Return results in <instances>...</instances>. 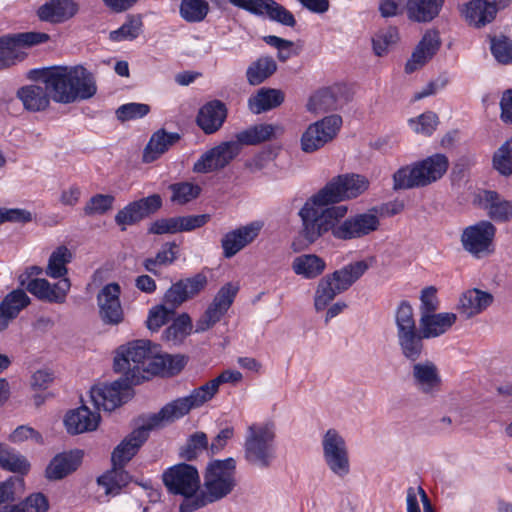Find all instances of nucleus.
<instances>
[{
	"instance_id": "obj_1",
	"label": "nucleus",
	"mask_w": 512,
	"mask_h": 512,
	"mask_svg": "<svg viewBox=\"0 0 512 512\" xmlns=\"http://www.w3.org/2000/svg\"><path fill=\"white\" fill-rule=\"evenodd\" d=\"M39 80L46 84L56 103L71 104L88 100L97 93L94 75L81 65L57 66L43 70Z\"/></svg>"
},
{
	"instance_id": "obj_2",
	"label": "nucleus",
	"mask_w": 512,
	"mask_h": 512,
	"mask_svg": "<svg viewBox=\"0 0 512 512\" xmlns=\"http://www.w3.org/2000/svg\"><path fill=\"white\" fill-rule=\"evenodd\" d=\"M191 409L192 396H188L176 399L165 405L158 413L148 416L141 427L132 431L114 449L111 458L113 465L123 467L147 440L149 431L167 426L188 414Z\"/></svg>"
},
{
	"instance_id": "obj_3",
	"label": "nucleus",
	"mask_w": 512,
	"mask_h": 512,
	"mask_svg": "<svg viewBox=\"0 0 512 512\" xmlns=\"http://www.w3.org/2000/svg\"><path fill=\"white\" fill-rule=\"evenodd\" d=\"M329 202L319 192L311 196L299 210L301 219V234L309 243H315L327 233L335 238V232L339 221L348 213L346 205L329 206Z\"/></svg>"
},
{
	"instance_id": "obj_4",
	"label": "nucleus",
	"mask_w": 512,
	"mask_h": 512,
	"mask_svg": "<svg viewBox=\"0 0 512 512\" xmlns=\"http://www.w3.org/2000/svg\"><path fill=\"white\" fill-rule=\"evenodd\" d=\"M237 462L233 457L210 461L204 473L203 490L194 489V509L219 501L236 487Z\"/></svg>"
},
{
	"instance_id": "obj_5",
	"label": "nucleus",
	"mask_w": 512,
	"mask_h": 512,
	"mask_svg": "<svg viewBox=\"0 0 512 512\" xmlns=\"http://www.w3.org/2000/svg\"><path fill=\"white\" fill-rule=\"evenodd\" d=\"M244 460L251 467L268 469L276 459V427L273 422H254L246 429Z\"/></svg>"
},
{
	"instance_id": "obj_6",
	"label": "nucleus",
	"mask_w": 512,
	"mask_h": 512,
	"mask_svg": "<svg viewBox=\"0 0 512 512\" xmlns=\"http://www.w3.org/2000/svg\"><path fill=\"white\" fill-rule=\"evenodd\" d=\"M448 166V158L440 153L411 165L403 166L393 174V189L404 190L426 187L441 179Z\"/></svg>"
},
{
	"instance_id": "obj_7",
	"label": "nucleus",
	"mask_w": 512,
	"mask_h": 512,
	"mask_svg": "<svg viewBox=\"0 0 512 512\" xmlns=\"http://www.w3.org/2000/svg\"><path fill=\"white\" fill-rule=\"evenodd\" d=\"M157 354V345L145 339L134 340L117 349L114 358V369L123 373L131 384H139L145 376V362L151 360Z\"/></svg>"
},
{
	"instance_id": "obj_8",
	"label": "nucleus",
	"mask_w": 512,
	"mask_h": 512,
	"mask_svg": "<svg viewBox=\"0 0 512 512\" xmlns=\"http://www.w3.org/2000/svg\"><path fill=\"white\" fill-rule=\"evenodd\" d=\"M322 457L328 470L340 479L351 472L350 454L344 436L336 429H328L321 439Z\"/></svg>"
},
{
	"instance_id": "obj_9",
	"label": "nucleus",
	"mask_w": 512,
	"mask_h": 512,
	"mask_svg": "<svg viewBox=\"0 0 512 512\" xmlns=\"http://www.w3.org/2000/svg\"><path fill=\"white\" fill-rule=\"evenodd\" d=\"M496 227L488 220H482L466 227L461 234V244L465 251L480 258L493 252Z\"/></svg>"
},
{
	"instance_id": "obj_10",
	"label": "nucleus",
	"mask_w": 512,
	"mask_h": 512,
	"mask_svg": "<svg viewBox=\"0 0 512 512\" xmlns=\"http://www.w3.org/2000/svg\"><path fill=\"white\" fill-rule=\"evenodd\" d=\"M368 187L369 181L366 177L358 174H344L333 178L319 193L334 204L356 198L364 193Z\"/></svg>"
},
{
	"instance_id": "obj_11",
	"label": "nucleus",
	"mask_w": 512,
	"mask_h": 512,
	"mask_svg": "<svg viewBox=\"0 0 512 512\" xmlns=\"http://www.w3.org/2000/svg\"><path fill=\"white\" fill-rule=\"evenodd\" d=\"M342 125L339 115H330L308 126L301 136V149L305 153H312L331 141Z\"/></svg>"
},
{
	"instance_id": "obj_12",
	"label": "nucleus",
	"mask_w": 512,
	"mask_h": 512,
	"mask_svg": "<svg viewBox=\"0 0 512 512\" xmlns=\"http://www.w3.org/2000/svg\"><path fill=\"white\" fill-rule=\"evenodd\" d=\"M131 385L125 377L111 384L95 385L90 389V399L98 410L113 411L130 398Z\"/></svg>"
},
{
	"instance_id": "obj_13",
	"label": "nucleus",
	"mask_w": 512,
	"mask_h": 512,
	"mask_svg": "<svg viewBox=\"0 0 512 512\" xmlns=\"http://www.w3.org/2000/svg\"><path fill=\"white\" fill-rule=\"evenodd\" d=\"M379 226L380 219L372 211L345 216L334 230L335 239L342 241L360 239L378 230Z\"/></svg>"
},
{
	"instance_id": "obj_14",
	"label": "nucleus",
	"mask_w": 512,
	"mask_h": 512,
	"mask_svg": "<svg viewBox=\"0 0 512 512\" xmlns=\"http://www.w3.org/2000/svg\"><path fill=\"white\" fill-rule=\"evenodd\" d=\"M162 479L170 493L185 497L180 512H191L192 466L185 463L176 464L164 471Z\"/></svg>"
},
{
	"instance_id": "obj_15",
	"label": "nucleus",
	"mask_w": 512,
	"mask_h": 512,
	"mask_svg": "<svg viewBox=\"0 0 512 512\" xmlns=\"http://www.w3.org/2000/svg\"><path fill=\"white\" fill-rule=\"evenodd\" d=\"M239 290L237 284L227 283L220 288L212 303L208 306L204 314L199 318L194 332H204L212 328L220 321L222 316L232 305L234 298Z\"/></svg>"
},
{
	"instance_id": "obj_16",
	"label": "nucleus",
	"mask_w": 512,
	"mask_h": 512,
	"mask_svg": "<svg viewBox=\"0 0 512 512\" xmlns=\"http://www.w3.org/2000/svg\"><path fill=\"white\" fill-rule=\"evenodd\" d=\"M121 287L118 283L106 284L97 295L99 317L104 324L116 326L124 320L120 302Z\"/></svg>"
},
{
	"instance_id": "obj_17",
	"label": "nucleus",
	"mask_w": 512,
	"mask_h": 512,
	"mask_svg": "<svg viewBox=\"0 0 512 512\" xmlns=\"http://www.w3.org/2000/svg\"><path fill=\"white\" fill-rule=\"evenodd\" d=\"M411 379L414 387L423 395L435 397L441 391L440 371L431 360L413 362Z\"/></svg>"
},
{
	"instance_id": "obj_18",
	"label": "nucleus",
	"mask_w": 512,
	"mask_h": 512,
	"mask_svg": "<svg viewBox=\"0 0 512 512\" xmlns=\"http://www.w3.org/2000/svg\"><path fill=\"white\" fill-rule=\"evenodd\" d=\"M240 153L239 143L225 141L205 152L194 163V171L211 172L226 167Z\"/></svg>"
},
{
	"instance_id": "obj_19",
	"label": "nucleus",
	"mask_w": 512,
	"mask_h": 512,
	"mask_svg": "<svg viewBox=\"0 0 512 512\" xmlns=\"http://www.w3.org/2000/svg\"><path fill=\"white\" fill-rule=\"evenodd\" d=\"M20 283L25 285L27 291L38 299L51 303H64L71 287L68 278L61 279L55 284H50L48 280L44 278H36L25 284V280L21 275Z\"/></svg>"
},
{
	"instance_id": "obj_20",
	"label": "nucleus",
	"mask_w": 512,
	"mask_h": 512,
	"mask_svg": "<svg viewBox=\"0 0 512 512\" xmlns=\"http://www.w3.org/2000/svg\"><path fill=\"white\" fill-rule=\"evenodd\" d=\"M49 35L41 32H23L9 34L0 37V47L3 49L14 65L17 61H21L25 57L22 48L31 47L46 42Z\"/></svg>"
},
{
	"instance_id": "obj_21",
	"label": "nucleus",
	"mask_w": 512,
	"mask_h": 512,
	"mask_svg": "<svg viewBox=\"0 0 512 512\" xmlns=\"http://www.w3.org/2000/svg\"><path fill=\"white\" fill-rule=\"evenodd\" d=\"M262 227V222L253 221L226 233L221 240L223 255L226 258H231L236 255L257 238Z\"/></svg>"
},
{
	"instance_id": "obj_22",
	"label": "nucleus",
	"mask_w": 512,
	"mask_h": 512,
	"mask_svg": "<svg viewBox=\"0 0 512 512\" xmlns=\"http://www.w3.org/2000/svg\"><path fill=\"white\" fill-rule=\"evenodd\" d=\"M509 2L510 0H472L465 5L462 13L470 24L482 27L493 21L497 12Z\"/></svg>"
},
{
	"instance_id": "obj_23",
	"label": "nucleus",
	"mask_w": 512,
	"mask_h": 512,
	"mask_svg": "<svg viewBox=\"0 0 512 512\" xmlns=\"http://www.w3.org/2000/svg\"><path fill=\"white\" fill-rule=\"evenodd\" d=\"M476 201L490 219L496 222H508L512 219V201L505 199L498 192L479 191Z\"/></svg>"
},
{
	"instance_id": "obj_24",
	"label": "nucleus",
	"mask_w": 512,
	"mask_h": 512,
	"mask_svg": "<svg viewBox=\"0 0 512 512\" xmlns=\"http://www.w3.org/2000/svg\"><path fill=\"white\" fill-rule=\"evenodd\" d=\"M227 115L228 109L222 101L211 100L199 109L196 123L206 135H212L222 128Z\"/></svg>"
},
{
	"instance_id": "obj_25",
	"label": "nucleus",
	"mask_w": 512,
	"mask_h": 512,
	"mask_svg": "<svg viewBox=\"0 0 512 512\" xmlns=\"http://www.w3.org/2000/svg\"><path fill=\"white\" fill-rule=\"evenodd\" d=\"M440 47L439 33L435 30H428L416 46L411 58L405 65L407 73H413L426 64Z\"/></svg>"
},
{
	"instance_id": "obj_26",
	"label": "nucleus",
	"mask_w": 512,
	"mask_h": 512,
	"mask_svg": "<svg viewBox=\"0 0 512 512\" xmlns=\"http://www.w3.org/2000/svg\"><path fill=\"white\" fill-rule=\"evenodd\" d=\"M39 83L25 85L17 90L16 96L21 101L25 110L30 112H41L50 105L51 95L46 84L39 79Z\"/></svg>"
},
{
	"instance_id": "obj_27",
	"label": "nucleus",
	"mask_w": 512,
	"mask_h": 512,
	"mask_svg": "<svg viewBox=\"0 0 512 512\" xmlns=\"http://www.w3.org/2000/svg\"><path fill=\"white\" fill-rule=\"evenodd\" d=\"M100 422V415L92 412L87 406L69 411L64 418V425L67 432L77 435L97 429Z\"/></svg>"
},
{
	"instance_id": "obj_28",
	"label": "nucleus",
	"mask_w": 512,
	"mask_h": 512,
	"mask_svg": "<svg viewBox=\"0 0 512 512\" xmlns=\"http://www.w3.org/2000/svg\"><path fill=\"white\" fill-rule=\"evenodd\" d=\"M78 9L74 0H50L39 7L37 14L42 21L63 23L71 19Z\"/></svg>"
},
{
	"instance_id": "obj_29",
	"label": "nucleus",
	"mask_w": 512,
	"mask_h": 512,
	"mask_svg": "<svg viewBox=\"0 0 512 512\" xmlns=\"http://www.w3.org/2000/svg\"><path fill=\"white\" fill-rule=\"evenodd\" d=\"M79 450L57 454L48 464L45 475L49 480H60L74 472L81 464Z\"/></svg>"
},
{
	"instance_id": "obj_30",
	"label": "nucleus",
	"mask_w": 512,
	"mask_h": 512,
	"mask_svg": "<svg viewBox=\"0 0 512 512\" xmlns=\"http://www.w3.org/2000/svg\"><path fill=\"white\" fill-rule=\"evenodd\" d=\"M180 134L159 129L154 132L143 151L142 160L151 163L160 158L171 146L180 140Z\"/></svg>"
},
{
	"instance_id": "obj_31",
	"label": "nucleus",
	"mask_w": 512,
	"mask_h": 512,
	"mask_svg": "<svg viewBox=\"0 0 512 512\" xmlns=\"http://www.w3.org/2000/svg\"><path fill=\"white\" fill-rule=\"evenodd\" d=\"M284 133V128L276 124L254 125L235 135V142L239 143L240 149L243 145H258L265 141L272 140Z\"/></svg>"
},
{
	"instance_id": "obj_32",
	"label": "nucleus",
	"mask_w": 512,
	"mask_h": 512,
	"mask_svg": "<svg viewBox=\"0 0 512 512\" xmlns=\"http://www.w3.org/2000/svg\"><path fill=\"white\" fill-rule=\"evenodd\" d=\"M493 302V295L477 288L464 292L458 303L459 312L466 318H471L486 310Z\"/></svg>"
},
{
	"instance_id": "obj_33",
	"label": "nucleus",
	"mask_w": 512,
	"mask_h": 512,
	"mask_svg": "<svg viewBox=\"0 0 512 512\" xmlns=\"http://www.w3.org/2000/svg\"><path fill=\"white\" fill-rule=\"evenodd\" d=\"M343 102L342 87L333 86L321 89L313 94L307 103V109L317 114L325 113L336 110Z\"/></svg>"
},
{
	"instance_id": "obj_34",
	"label": "nucleus",
	"mask_w": 512,
	"mask_h": 512,
	"mask_svg": "<svg viewBox=\"0 0 512 512\" xmlns=\"http://www.w3.org/2000/svg\"><path fill=\"white\" fill-rule=\"evenodd\" d=\"M454 313H431L420 315V329L426 339L438 337L447 332L456 322Z\"/></svg>"
},
{
	"instance_id": "obj_35",
	"label": "nucleus",
	"mask_w": 512,
	"mask_h": 512,
	"mask_svg": "<svg viewBox=\"0 0 512 512\" xmlns=\"http://www.w3.org/2000/svg\"><path fill=\"white\" fill-rule=\"evenodd\" d=\"M445 0H407L405 10L410 20L425 23L436 18Z\"/></svg>"
},
{
	"instance_id": "obj_36",
	"label": "nucleus",
	"mask_w": 512,
	"mask_h": 512,
	"mask_svg": "<svg viewBox=\"0 0 512 512\" xmlns=\"http://www.w3.org/2000/svg\"><path fill=\"white\" fill-rule=\"evenodd\" d=\"M30 303L26 292L17 289L10 292L0 303V331L6 329L10 321Z\"/></svg>"
},
{
	"instance_id": "obj_37",
	"label": "nucleus",
	"mask_w": 512,
	"mask_h": 512,
	"mask_svg": "<svg viewBox=\"0 0 512 512\" xmlns=\"http://www.w3.org/2000/svg\"><path fill=\"white\" fill-rule=\"evenodd\" d=\"M293 272L305 279H314L326 268L325 261L316 254H302L292 261Z\"/></svg>"
},
{
	"instance_id": "obj_38",
	"label": "nucleus",
	"mask_w": 512,
	"mask_h": 512,
	"mask_svg": "<svg viewBox=\"0 0 512 512\" xmlns=\"http://www.w3.org/2000/svg\"><path fill=\"white\" fill-rule=\"evenodd\" d=\"M72 259L73 253L67 246H58L49 256L45 274L53 279L61 280L67 278V265L72 261Z\"/></svg>"
},
{
	"instance_id": "obj_39",
	"label": "nucleus",
	"mask_w": 512,
	"mask_h": 512,
	"mask_svg": "<svg viewBox=\"0 0 512 512\" xmlns=\"http://www.w3.org/2000/svg\"><path fill=\"white\" fill-rule=\"evenodd\" d=\"M396 336L403 357L411 362L419 360L424 350L423 339H426L421 329Z\"/></svg>"
},
{
	"instance_id": "obj_40",
	"label": "nucleus",
	"mask_w": 512,
	"mask_h": 512,
	"mask_svg": "<svg viewBox=\"0 0 512 512\" xmlns=\"http://www.w3.org/2000/svg\"><path fill=\"white\" fill-rule=\"evenodd\" d=\"M284 101V94L277 89L261 88L257 94L250 97L248 105L255 114L271 110L281 105Z\"/></svg>"
},
{
	"instance_id": "obj_41",
	"label": "nucleus",
	"mask_w": 512,
	"mask_h": 512,
	"mask_svg": "<svg viewBox=\"0 0 512 512\" xmlns=\"http://www.w3.org/2000/svg\"><path fill=\"white\" fill-rule=\"evenodd\" d=\"M368 268V263L361 260L345 265L343 268L329 274V276L344 292L348 290L368 270Z\"/></svg>"
},
{
	"instance_id": "obj_42",
	"label": "nucleus",
	"mask_w": 512,
	"mask_h": 512,
	"mask_svg": "<svg viewBox=\"0 0 512 512\" xmlns=\"http://www.w3.org/2000/svg\"><path fill=\"white\" fill-rule=\"evenodd\" d=\"M191 318L183 313L174 318L172 323L164 330L162 338L171 345L181 344L191 333Z\"/></svg>"
},
{
	"instance_id": "obj_43",
	"label": "nucleus",
	"mask_w": 512,
	"mask_h": 512,
	"mask_svg": "<svg viewBox=\"0 0 512 512\" xmlns=\"http://www.w3.org/2000/svg\"><path fill=\"white\" fill-rule=\"evenodd\" d=\"M130 481L129 474L123 470V467L114 466L110 471L100 476L97 483L104 490L106 495H117L121 488L126 486Z\"/></svg>"
},
{
	"instance_id": "obj_44",
	"label": "nucleus",
	"mask_w": 512,
	"mask_h": 512,
	"mask_svg": "<svg viewBox=\"0 0 512 512\" xmlns=\"http://www.w3.org/2000/svg\"><path fill=\"white\" fill-rule=\"evenodd\" d=\"M277 70L275 60L270 56H262L252 62L246 71L247 81L251 85H259Z\"/></svg>"
},
{
	"instance_id": "obj_45",
	"label": "nucleus",
	"mask_w": 512,
	"mask_h": 512,
	"mask_svg": "<svg viewBox=\"0 0 512 512\" xmlns=\"http://www.w3.org/2000/svg\"><path fill=\"white\" fill-rule=\"evenodd\" d=\"M343 291L335 283V281L328 275L324 276L318 283L315 296L314 307L316 311L324 310L330 302Z\"/></svg>"
},
{
	"instance_id": "obj_46",
	"label": "nucleus",
	"mask_w": 512,
	"mask_h": 512,
	"mask_svg": "<svg viewBox=\"0 0 512 512\" xmlns=\"http://www.w3.org/2000/svg\"><path fill=\"white\" fill-rule=\"evenodd\" d=\"M185 366L184 357L179 355H158L154 357L153 362L150 363V370L155 374L163 376H173L179 373Z\"/></svg>"
},
{
	"instance_id": "obj_47",
	"label": "nucleus",
	"mask_w": 512,
	"mask_h": 512,
	"mask_svg": "<svg viewBox=\"0 0 512 512\" xmlns=\"http://www.w3.org/2000/svg\"><path fill=\"white\" fill-rule=\"evenodd\" d=\"M192 230V216L173 217L157 220L151 224L149 232L153 234L177 233Z\"/></svg>"
},
{
	"instance_id": "obj_48",
	"label": "nucleus",
	"mask_w": 512,
	"mask_h": 512,
	"mask_svg": "<svg viewBox=\"0 0 512 512\" xmlns=\"http://www.w3.org/2000/svg\"><path fill=\"white\" fill-rule=\"evenodd\" d=\"M258 15H266L270 20L284 26L294 27L296 25L294 15L287 8L274 0H266L261 7V13H258Z\"/></svg>"
},
{
	"instance_id": "obj_49",
	"label": "nucleus",
	"mask_w": 512,
	"mask_h": 512,
	"mask_svg": "<svg viewBox=\"0 0 512 512\" xmlns=\"http://www.w3.org/2000/svg\"><path fill=\"white\" fill-rule=\"evenodd\" d=\"M190 279L180 280L174 283L164 294L162 303L176 311L189 297Z\"/></svg>"
},
{
	"instance_id": "obj_50",
	"label": "nucleus",
	"mask_w": 512,
	"mask_h": 512,
	"mask_svg": "<svg viewBox=\"0 0 512 512\" xmlns=\"http://www.w3.org/2000/svg\"><path fill=\"white\" fill-rule=\"evenodd\" d=\"M492 163L499 174L506 177L512 175V137L494 152Z\"/></svg>"
},
{
	"instance_id": "obj_51",
	"label": "nucleus",
	"mask_w": 512,
	"mask_h": 512,
	"mask_svg": "<svg viewBox=\"0 0 512 512\" xmlns=\"http://www.w3.org/2000/svg\"><path fill=\"white\" fill-rule=\"evenodd\" d=\"M396 335L417 330L413 308L408 301H402L395 311Z\"/></svg>"
},
{
	"instance_id": "obj_52",
	"label": "nucleus",
	"mask_w": 512,
	"mask_h": 512,
	"mask_svg": "<svg viewBox=\"0 0 512 512\" xmlns=\"http://www.w3.org/2000/svg\"><path fill=\"white\" fill-rule=\"evenodd\" d=\"M142 26L141 17L130 16L120 28L110 32V39L113 41L133 40L141 33Z\"/></svg>"
},
{
	"instance_id": "obj_53",
	"label": "nucleus",
	"mask_w": 512,
	"mask_h": 512,
	"mask_svg": "<svg viewBox=\"0 0 512 512\" xmlns=\"http://www.w3.org/2000/svg\"><path fill=\"white\" fill-rule=\"evenodd\" d=\"M115 197L111 194H95L83 207L86 216L103 215L112 210Z\"/></svg>"
},
{
	"instance_id": "obj_54",
	"label": "nucleus",
	"mask_w": 512,
	"mask_h": 512,
	"mask_svg": "<svg viewBox=\"0 0 512 512\" xmlns=\"http://www.w3.org/2000/svg\"><path fill=\"white\" fill-rule=\"evenodd\" d=\"M175 315V311L164 303L153 306L148 313L147 328L152 332H157L167 324Z\"/></svg>"
},
{
	"instance_id": "obj_55",
	"label": "nucleus",
	"mask_w": 512,
	"mask_h": 512,
	"mask_svg": "<svg viewBox=\"0 0 512 512\" xmlns=\"http://www.w3.org/2000/svg\"><path fill=\"white\" fill-rule=\"evenodd\" d=\"M408 122L409 126L415 133L430 136L436 130L439 119L434 112L427 111L419 115L417 118L409 119Z\"/></svg>"
},
{
	"instance_id": "obj_56",
	"label": "nucleus",
	"mask_w": 512,
	"mask_h": 512,
	"mask_svg": "<svg viewBox=\"0 0 512 512\" xmlns=\"http://www.w3.org/2000/svg\"><path fill=\"white\" fill-rule=\"evenodd\" d=\"M140 207L136 201H133L117 212L115 222L121 226V230H125L127 226L134 225L145 218Z\"/></svg>"
},
{
	"instance_id": "obj_57",
	"label": "nucleus",
	"mask_w": 512,
	"mask_h": 512,
	"mask_svg": "<svg viewBox=\"0 0 512 512\" xmlns=\"http://www.w3.org/2000/svg\"><path fill=\"white\" fill-rule=\"evenodd\" d=\"M399 39L396 27H388L379 31L373 38V49L376 55L383 56Z\"/></svg>"
},
{
	"instance_id": "obj_58",
	"label": "nucleus",
	"mask_w": 512,
	"mask_h": 512,
	"mask_svg": "<svg viewBox=\"0 0 512 512\" xmlns=\"http://www.w3.org/2000/svg\"><path fill=\"white\" fill-rule=\"evenodd\" d=\"M150 112V106L144 103L131 102L121 105L116 110V117L121 122L145 117Z\"/></svg>"
},
{
	"instance_id": "obj_59",
	"label": "nucleus",
	"mask_w": 512,
	"mask_h": 512,
	"mask_svg": "<svg viewBox=\"0 0 512 512\" xmlns=\"http://www.w3.org/2000/svg\"><path fill=\"white\" fill-rule=\"evenodd\" d=\"M491 52L495 59L502 64L512 63V41L499 36L491 39Z\"/></svg>"
},
{
	"instance_id": "obj_60",
	"label": "nucleus",
	"mask_w": 512,
	"mask_h": 512,
	"mask_svg": "<svg viewBox=\"0 0 512 512\" xmlns=\"http://www.w3.org/2000/svg\"><path fill=\"white\" fill-rule=\"evenodd\" d=\"M168 189L171 192L170 202L174 206H183L192 200V183L190 182L173 183Z\"/></svg>"
},
{
	"instance_id": "obj_61",
	"label": "nucleus",
	"mask_w": 512,
	"mask_h": 512,
	"mask_svg": "<svg viewBox=\"0 0 512 512\" xmlns=\"http://www.w3.org/2000/svg\"><path fill=\"white\" fill-rule=\"evenodd\" d=\"M15 509L17 512H45L48 509V501L43 494L37 493L27 497L19 505H15Z\"/></svg>"
},
{
	"instance_id": "obj_62",
	"label": "nucleus",
	"mask_w": 512,
	"mask_h": 512,
	"mask_svg": "<svg viewBox=\"0 0 512 512\" xmlns=\"http://www.w3.org/2000/svg\"><path fill=\"white\" fill-rule=\"evenodd\" d=\"M32 221L30 211L20 208H0V224L6 222L28 223Z\"/></svg>"
},
{
	"instance_id": "obj_63",
	"label": "nucleus",
	"mask_w": 512,
	"mask_h": 512,
	"mask_svg": "<svg viewBox=\"0 0 512 512\" xmlns=\"http://www.w3.org/2000/svg\"><path fill=\"white\" fill-rule=\"evenodd\" d=\"M437 290L433 286L426 287L422 290L420 300V315L434 313L439 307L437 298Z\"/></svg>"
},
{
	"instance_id": "obj_64",
	"label": "nucleus",
	"mask_w": 512,
	"mask_h": 512,
	"mask_svg": "<svg viewBox=\"0 0 512 512\" xmlns=\"http://www.w3.org/2000/svg\"><path fill=\"white\" fill-rule=\"evenodd\" d=\"M218 385L215 379H212L204 385L194 389V408L200 407L210 401L218 392Z\"/></svg>"
}]
</instances>
